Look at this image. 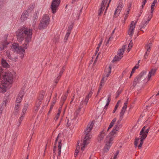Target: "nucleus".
Instances as JSON below:
<instances>
[{
	"label": "nucleus",
	"instance_id": "12",
	"mask_svg": "<svg viewBox=\"0 0 159 159\" xmlns=\"http://www.w3.org/2000/svg\"><path fill=\"white\" fill-rule=\"evenodd\" d=\"M124 4L122 0H120L117 4V7L115 12L114 16L117 17L120 13L122 9L124 7Z\"/></svg>",
	"mask_w": 159,
	"mask_h": 159
},
{
	"label": "nucleus",
	"instance_id": "40",
	"mask_svg": "<svg viewBox=\"0 0 159 159\" xmlns=\"http://www.w3.org/2000/svg\"><path fill=\"white\" fill-rule=\"evenodd\" d=\"M73 26V24L71 23L69 25L68 28L67 30V31H70V32Z\"/></svg>",
	"mask_w": 159,
	"mask_h": 159
},
{
	"label": "nucleus",
	"instance_id": "16",
	"mask_svg": "<svg viewBox=\"0 0 159 159\" xmlns=\"http://www.w3.org/2000/svg\"><path fill=\"white\" fill-rule=\"evenodd\" d=\"M149 17V16L147 15L144 17L143 21L140 26V31H143L141 29L145 27L148 24L149 21L151 19V18L150 19Z\"/></svg>",
	"mask_w": 159,
	"mask_h": 159
},
{
	"label": "nucleus",
	"instance_id": "55",
	"mask_svg": "<svg viewBox=\"0 0 159 159\" xmlns=\"http://www.w3.org/2000/svg\"><path fill=\"white\" fill-rule=\"evenodd\" d=\"M139 66V65H137L136 66H134L133 68H135V70H136V69L138 68Z\"/></svg>",
	"mask_w": 159,
	"mask_h": 159
},
{
	"label": "nucleus",
	"instance_id": "34",
	"mask_svg": "<svg viewBox=\"0 0 159 159\" xmlns=\"http://www.w3.org/2000/svg\"><path fill=\"white\" fill-rule=\"evenodd\" d=\"M2 64L3 66L4 67H7L8 66V64L6 62V61L3 59L2 60Z\"/></svg>",
	"mask_w": 159,
	"mask_h": 159
},
{
	"label": "nucleus",
	"instance_id": "39",
	"mask_svg": "<svg viewBox=\"0 0 159 159\" xmlns=\"http://www.w3.org/2000/svg\"><path fill=\"white\" fill-rule=\"evenodd\" d=\"M102 40L100 41V43L98 44V47H97V48H96V50L95 52L96 54L98 53V51H99V48L100 47V46L102 44Z\"/></svg>",
	"mask_w": 159,
	"mask_h": 159
},
{
	"label": "nucleus",
	"instance_id": "58",
	"mask_svg": "<svg viewBox=\"0 0 159 159\" xmlns=\"http://www.w3.org/2000/svg\"><path fill=\"white\" fill-rule=\"evenodd\" d=\"M116 109H115H115H114V110H113V113H114L116 112Z\"/></svg>",
	"mask_w": 159,
	"mask_h": 159
},
{
	"label": "nucleus",
	"instance_id": "50",
	"mask_svg": "<svg viewBox=\"0 0 159 159\" xmlns=\"http://www.w3.org/2000/svg\"><path fill=\"white\" fill-rule=\"evenodd\" d=\"M54 105H53V104H51V106H50V109L48 112V113H50V111H51L52 109L53 108Z\"/></svg>",
	"mask_w": 159,
	"mask_h": 159
},
{
	"label": "nucleus",
	"instance_id": "31",
	"mask_svg": "<svg viewBox=\"0 0 159 159\" xmlns=\"http://www.w3.org/2000/svg\"><path fill=\"white\" fill-rule=\"evenodd\" d=\"M7 100H6L5 101H4L3 103H2V107H0V114H1L2 111L4 109V107L6 106Z\"/></svg>",
	"mask_w": 159,
	"mask_h": 159
},
{
	"label": "nucleus",
	"instance_id": "3",
	"mask_svg": "<svg viewBox=\"0 0 159 159\" xmlns=\"http://www.w3.org/2000/svg\"><path fill=\"white\" fill-rule=\"evenodd\" d=\"M32 35V30L28 28H24L18 30L17 33V40L19 42H21L25 39L24 43L22 45L21 48L23 52L22 54L24 55L25 50L29 47V43L30 41Z\"/></svg>",
	"mask_w": 159,
	"mask_h": 159
},
{
	"label": "nucleus",
	"instance_id": "13",
	"mask_svg": "<svg viewBox=\"0 0 159 159\" xmlns=\"http://www.w3.org/2000/svg\"><path fill=\"white\" fill-rule=\"evenodd\" d=\"M107 133V131L105 129H104L100 133L97 139L98 142H103L106 140Z\"/></svg>",
	"mask_w": 159,
	"mask_h": 159
},
{
	"label": "nucleus",
	"instance_id": "52",
	"mask_svg": "<svg viewBox=\"0 0 159 159\" xmlns=\"http://www.w3.org/2000/svg\"><path fill=\"white\" fill-rule=\"evenodd\" d=\"M111 39H112V38H111V37H110L109 38V39L108 40L107 42L106 43V45H107V44L108 43L109 40H111Z\"/></svg>",
	"mask_w": 159,
	"mask_h": 159
},
{
	"label": "nucleus",
	"instance_id": "5",
	"mask_svg": "<svg viewBox=\"0 0 159 159\" xmlns=\"http://www.w3.org/2000/svg\"><path fill=\"white\" fill-rule=\"evenodd\" d=\"M149 130V128H147L146 126L143 127L140 131V133L139 138L136 139L134 145L136 146L139 144L138 147L139 148L141 147L142 144L143 143L144 140L146 138L148 134Z\"/></svg>",
	"mask_w": 159,
	"mask_h": 159
},
{
	"label": "nucleus",
	"instance_id": "24",
	"mask_svg": "<svg viewBox=\"0 0 159 159\" xmlns=\"http://www.w3.org/2000/svg\"><path fill=\"white\" fill-rule=\"evenodd\" d=\"M127 102H126L124 103V106L122 108L121 111L120 112V117L122 116L124 114L126 110V109L127 107Z\"/></svg>",
	"mask_w": 159,
	"mask_h": 159
},
{
	"label": "nucleus",
	"instance_id": "64",
	"mask_svg": "<svg viewBox=\"0 0 159 159\" xmlns=\"http://www.w3.org/2000/svg\"><path fill=\"white\" fill-rule=\"evenodd\" d=\"M116 106H119V104H117H117H116Z\"/></svg>",
	"mask_w": 159,
	"mask_h": 159
},
{
	"label": "nucleus",
	"instance_id": "28",
	"mask_svg": "<svg viewBox=\"0 0 159 159\" xmlns=\"http://www.w3.org/2000/svg\"><path fill=\"white\" fill-rule=\"evenodd\" d=\"M116 118H115L113 119V120L111 122L109 126V127L107 130H106V131H107V132L112 128L113 125H114L115 122L116 121Z\"/></svg>",
	"mask_w": 159,
	"mask_h": 159
},
{
	"label": "nucleus",
	"instance_id": "22",
	"mask_svg": "<svg viewBox=\"0 0 159 159\" xmlns=\"http://www.w3.org/2000/svg\"><path fill=\"white\" fill-rule=\"evenodd\" d=\"M8 44L9 43L6 40L1 42L0 43V49L3 50Z\"/></svg>",
	"mask_w": 159,
	"mask_h": 159
},
{
	"label": "nucleus",
	"instance_id": "29",
	"mask_svg": "<svg viewBox=\"0 0 159 159\" xmlns=\"http://www.w3.org/2000/svg\"><path fill=\"white\" fill-rule=\"evenodd\" d=\"M111 95L109 94L107 96V103L104 107V109H106L107 106L109 104V102L111 101Z\"/></svg>",
	"mask_w": 159,
	"mask_h": 159
},
{
	"label": "nucleus",
	"instance_id": "37",
	"mask_svg": "<svg viewBox=\"0 0 159 159\" xmlns=\"http://www.w3.org/2000/svg\"><path fill=\"white\" fill-rule=\"evenodd\" d=\"M59 135H60V134H58V135L57 137V138L55 140V144H54V148H53V150L54 152H55L56 151V143H57V141L58 140V139L59 136Z\"/></svg>",
	"mask_w": 159,
	"mask_h": 159
},
{
	"label": "nucleus",
	"instance_id": "35",
	"mask_svg": "<svg viewBox=\"0 0 159 159\" xmlns=\"http://www.w3.org/2000/svg\"><path fill=\"white\" fill-rule=\"evenodd\" d=\"M63 70L62 71H61L60 73H59V75L57 77V79L55 81H54V83H55L56 84H57L58 82V80H59V79L60 77L61 76V74H62V72H63V71L64 70V69L63 68Z\"/></svg>",
	"mask_w": 159,
	"mask_h": 159
},
{
	"label": "nucleus",
	"instance_id": "60",
	"mask_svg": "<svg viewBox=\"0 0 159 159\" xmlns=\"http://www.w3.org/2000/svg\"><path fill=\"white\" fill-rule=\"evenodd\" d=\"M115 30V29L113 31L112 33V34H114V33Z\"/></svg>",
	"mask_w": 159,
	"mask_h": 159
},
{
	"label": "nucleus",
	"instance_id": "6",
	"mask_svg": "<svg viewBox=\"0 0 159 159\" xmlns=\"http://www.w3.org/2000/svg\"><path fill=\"white\" fill-rule=\"evenodd\" d=\"M92 93L90 92L86 97L83 99L82 101L80 102L78 108L75 113V117H76L79 114L80 112L81 111V109L86 106L88 102L89 98L91 96Z\"/></svg>",
	"mask_w": 159,
	"mask_h": 159
},
{
	"label": "nucleus",
	"instance_id": "23",
	"mask_svg": "<svg viewBox=\"0 0 159 159\" xmlns=\"http://www.w3.org/2000/svg\"><path fill=\"white\" fill-rule=\"evenodd\" d=\"M24 93L23 92H21L19 93L18 96L17 97L16 100V102L17 104H19L20 103L21 100L23 96Z\"/></svg>",
	"mask_w": 159,
	"mask_h": 159
},
{
	"label": "nucleus",
	"instance_id": "63",
	"mask_svg": "<svg viewBox=\"0 0 159 159\" xmlns=\"http://www.w3.org/2000/svg\"><path fill=\"white\" fill-rule=\"evenodd\" d=\"M70 124H69L68 123H67V126H70Z\"/></svg>",
	"mask_w": 159,
	"mask_h": 159
},
{
	"label": "nucleus",
	"instance_id": "32",
	"mask_svg": "<svg viewBox=\"0 0 159 159\" xmlns=\"http://www.w3.org/2000/svg\"><path fill=\"white\" fill-rule=\"evenodd\" d=\"M20 107V104H16L14 108V111L15 112V114L17 113L18 111H19Z\"/></svg>",
	"mask_w": 159,
	"mask_h": 159
},
{
	"label": "nucleus",
	"instance_id": "14",
	"mask_svg": "<svg viewBox=\"0 0 159 159\" xmlns=\"http://www.w3.org/2000/svg\"><path fill=\"white\" fill-rule=\"evenodd\" d=\"M34 8V6L32 5L28 9L23 12L20 17L21 20L23 21L26 20L29 16V13L31 12Z\"/></svg>",
	"mask_w": 159,
	"mask_h": 159
},
{
	"label": "nucleus",
	"instance_id": "2",
	"mask_svg": "<svg viewBox=\"0 0 159 159\" xmlns=\"http://www.w3.org/2000/svg\"><path fill=\"white\" fill-rule=\"evenodd\" d=\"M93 125V122H91L89 123L84 130L85 137L84 139L81 141V143L79 141L78 142L76 148L74 153L75 157L77 156L78 153L81 155L86 146L89 143L90 139L92 137L91 130Z\"/></svg>",
	"mask_w": 159,
	"mask_h": 159
},
{
	"label": "nucleus",
	"instance_id": "1",
	"mask_svg": "<svg viewBox=\"0 0 159 159\" xmlns=\"http://www.w3.org/2000/svg\"><path fill=\"white\" fill-rule=\"evenodd\" d=\"M3 70L0 68V93H3L7 91L8 86L13 81L15 72L12 70L9 71L3 75Z\"/></svg>",
	"mask_w": 159,
	"mask_h": 159
},
{
	"label": "nucleus",
	"instance_id": "15",
	"mask_svg": "<svg viewBox=\"0 0 159 159\" xmlns=\"http://www.w3.org/2000/svg\"><path fill=\"white\" fill-rule=\"evenodd\" d=\"M60 0H53L51 4V8L53 13H55L59 6Z\"/></svg>",
	"mask_w": 159,
	"mask_h": 159
},
{
	"label": "nucleus",
	"instance_id": "57",
	"mask_svg": "<svg viewBox=\"0 0 159 159\" xmlns=\"http://www.w3.org/2000/svg\"><path fill=\"white\" fill-rule=\"evenodd\" d=\"M84 111H85L84 108H83V109L82 110V114H83L84 113Z\"/></svg>",
	"mask_w": 159,
	"mask_h": 159
},
{
	"label": "nucleus",
	"instance_id": "49",
	"mask_svg": "<svg viewBox=\"0 0 159 159\" xmlns=\"http://www.w3.org/2000/svg\"><path fill=\"white\" fill-rule=\"evenodd\" d=\"M146 1H144V0H143V2H142V8L143 9V7H144V6L145 5V4H146Z\"/></svg>",
	"mask_w": 159,
	"mask_h": 159
},
{
	"label": "nucleus",
	"instance_id": "21",
	"mask_svg": "<svg viewBox=\"0 0 159 159\" xmlns=\"http://www.w3.org/2000/svg\"><path fill=\"white\" fill-rule=\"evenodd\" d=\"M156 71V69H152L149 72L148 75L147 77L148 81L150 80L152 76L154 75Z\"/></svg>",
	"mask_w": 159,
	"mask_h": 159
},
{
	"label": "nucleus",
	"instance_id": "48",
	"mask_svg": "<svg viewBox=\"0 0 159 159\" xmlns=\"http://www.w3.org/2000/svg\"><path fill=\"white\" fill-rule=\"evenodd\" d=\"M132 47V43L131 42V41L128 45V48H129L131 49V48Z\"/></svg>",
	"mask_w": 159,
	"mask_h": 159
},
{
	"label": "nucleus",
	"instance_id": "19",
	"mask_svg": "<svg viewBox=\"0 0 159 159\" xmlns=\"http://www.w3.org/2000/svg\"><path fill=\"white\" fill-rule=\"evenodd\" d=\"M130 12V9H128V10H127L125 12L124 15L123 16V18L121 20V22L123 24V25H124L125 21L127 19L128 16L129 15V12Z\"/></svg>",
	"mask_w": 159,
	"mask_h": 159
},
{
	"label": "nucleus",
	"instance_id": "30",
	"mask_svg": "<svg viewBox=\"0 0 159 159\" xmlns=\"http://www.w3.org/2000/svg\"><path fill=\"white\" fill-rule=\"evenodd\" d=\"M7 55L8 57L11 59L12 61H17V59L16 57H11V54H10V53L7 52Z\"/></svg>",
	"mask_w": 159,
	"mask_h": 159
},
{
	"label": "nucleus",
	"instance_id": "17",
	"mask_svg": "<svg viewBox=\"0 0 159 159\" xmlns=\"http://www.w3.org/2000/svg\"><path fill=\"white\" fill-rule=\"evenodd\" d=\"M111 0H109V2L108 4L107 5V6L105 10L106 11L107 10L109 7V3L111 2ZM107 0H103L102 2L101 7L100 9H99V11L98 12V16L100 15L101 13L102 12V11H103V10L104 9V8H105V6L107 4Z\"/></svg>",
	"mask_w": 159,
	"mask_h": 159
},
{
	"label": "nucleus",
	"instance_id": "4",
	"mask_svg": "<svg viewBox=\"0 0 159 159\" xmlns=\"http://www.w3.org/2000/svg\"><path fill=\"white\" fill-rule=\"evenodd\" d=\"M119 129L118 125H116L113 130L106 137L105 140V144L104 148V151L107 152L108 151L113 143V141L115 137V135L116 134L117 132Z\"/></svg>",
	"mask_w": 159,
	"mask_h": 159
},
{
	"label": "nucleus",
	"instance_id": "25",
	"mask_svg": "<svg viewBox=\"0 0 159 159\" xmlns=\"http://www.w3.org/2000/svg\"><path fill=\"white\" fill-rule=\"evenodd\" d=\"M61 141L58 142V158H59L61 156Z\"/></svg>",
	"mask_w": 159,
	"mask_h": 159
},
{
	"label": "nucleus",
	"instance_id": "8",
	"mask_svg": "<svg viewBox=\"0 0 159 159\" xmlns=\"http://www.w3.org/2000/svg\"><path fill=\"white\" fill-rule=\"evenodd\" d=\"M111 67L110 65H109L106 67L105 70V74L104 75L100 83V85L99 88L98 92H99L100 90L102 88V86L104 85L105 82L107 80V77L109 76L111 71Z\"/></svg>",
	"mask_w": 159,
	"mask_h": 159
},
{
	"label": "nucleus",
	"instance_id": "18",
	"mask_svg": "<svg viewBox=\"0 0 159 159\" xmlns=\"http://www.w3.org/2000/svg\"><path fill=\"white\" fill-rule=\"evenodd\" d=\"M136 23V22H135L134 21H132L130 25L129 29L128 34L130 37H132L133 34Z\"/></svg>",
	"mask_w": 159,
	"mask_h": 159
},
{
	"label": "nucleus",
	"instance_id": "62",
	"mask_svg": "<svg viewBox=\"0 0 159 159\" xmlns=\"http://www.w3.org/2000/svg\"><path fill=\"white\" fill-rule=\"evenodd\" d=\"M118 107V106L116 105L115 107V109H117Z\"/></svg>",
	"mask_w": 159,
	"mask_h": 159
},
{
	"label": "nucleus",
	"instance_id": "56",
	"mask_svg": "<svg viewBox=\"0 0 159 159\" xmlns=\"http://www.w3.org/2000/svg\"><path fill=\"white\" fill-rule=\"evenodd\" d=\"M131 4H129L128 6V8L127 10H128V9H129L130 10V8H131Z\"/></svg>",
	"mask_w": 159,
	"mask_h": 159
},
{
	"label": "nucleus",
	"instance_id": "36",
	"mask_svg": "<svg viewBox=\"0 0 159 159\" xmlns=\"http://www.w3.org/2000/svg\"><path fill=\"white\" fill-rule=\"evenodd\" d=\"M70 33V31H67V32L66 33L64 38V40L65 41H66L67 40Z\"/></svg>",
	"mask_w": 159,
	"mask_h": 159
},
{
	"label": "nucleus",
	"instance_id": "59",
	"mask_svg": "<svg viewBox=\"0 0 159 159\" xmlns=\"http://www.w3.org/2000/svg\"><path fill=\"white\" fill-rule=\"evenodd\" d=\"M130 48H128V49H127V52H129L130 51Z\"/></svg>",
	"mask_w": 159,
	"mask_h": 159
},
{
	"label": "nucleus",
	"instance_id": "10",
	"mask_svg": "<svg viewBox=\"0 0 159 159\" xmlns=\"http://www.w3.org/2000/svg\"><path fill=\"white\" fill-rule=\"evenodd\" d=\"M11 49L14 52L19 53L20 55L21 58V59L23 58L24 55L22 54V52H23V49L21 48V46H20L18 43H13L12 44Z\"/></svg>",
	"mask_w": 159,
	"mask_h": 159
},
{
	"label": "nucleus",
	"instance_id": "46",
	"mask_svg": "<svg viewBox=\"0 0 159 159\" xmlns=\"http://www.w3.org/2000/svg\"><path fill=\"white\" fill-rule=\"evenodd\" d=\"M135 70V68H133L131 71L130 75V78L131 77V76L133 74Z\"/></svg>",
	"mask_w": 159,
	"mask_h": 159
},
{
	"label": "nucleus",
	"instance_id": "61",
	"mask_svg": "<svg viewBox=\"0 0 159 159\" xmlns=\"http://www.w3.org/2000/svg\"><path fill=\"white\" fill-rule=\"evenodd\" d=\"M120 101L119 100L118 101V102H117V103L119 104V103H120Z\"/></svg>",
	"mask_w": 159,
	"mask_h": 159
},
{
	"label": "nucleus",
	"instance_id": "20",
	"mask_svg": "<svg viewBox=\"0 0 159 159\" xmlns=\"http://www.w3.org/2000/svg\"><path fill=\"white\" fill-rule=\"evenodd\" d=\"M157 0H154L151 5V13L149 15H148L150 16V19L152 18V17L153 12L154 10V7L155 6V4L157 3Z\"/></svg>",
	"mask_w": 159,
	"mask_h": 159
},
{
	"label": "nucleus",
	"instance_id": "51",
	"mask_svg": "<svg viewBox=\"0 0 159 159\" xmlns=\"http://www.w3.org/2000/svg\"><path fill=\"white\" fill-rule=\"evenodd\" d=\"M39 108V107H36V106L35 105L34 108V110L35 111H37L38 110Z\"/></svg>",
	"mask_w": 159,
	"mask_h": 159
},
{
	"label": "nucleus",
	"instance_id": "27",
	"mask_svg": "<svg viewBox=\"0 0 159 159\" xmlns=\"http://www.w3.org/2000/svg\"><path fill=\"white\" fill-rule=\"evenodd\" d=\"M29 104L28 103H25L24 105L23 108L22 109V112L21 113V114H22L23 115H25L26 111L27 110V109L28 107Z\"/></svg>",
	"mask_w": 159,
	"mask_h": 159
},
{
	"label": "nucleus",
	"instance_id": "44",
	"mask_svg": "<svg viewBox=\"0 0 159 159\" xmlns=\"http://www.w3.org/2000/svg\"><path fill=\"white\" fill-rule=\"evenodd\" d=\"M66 98V96L65 95L61 97V101L63 102V103L64 101L65 100Z\"/></svg>",
	"mask_w": 159,
	"mask_h": 159
},
{
	"label": "nucleus",
	"instance_id": "45",
	"mask_svg": "<svg viewBox=\"0 0 159 159\" xmlns=\"http://www.w3.org/2000/svg\"><path fill=\"white\" fill-rule=\"evenodd\" d=\"M149 54V52H146L144 55V58L145 59H147L148 55Z\"/></svg>",
	"mask_w": 159,
	"mask_h": 159
},
{
	"label": "nucleus",
	"instance_id": "7",
	"mask_svg": "<svg viewBox=\"0 0 159 159\" xmlns=\"http://www.w3.org/2000/svg\"><path fill=\"white\" fill-rule=\"evenodd\" d=\"M50 17L47 15H44L40 21L39 26L40 30L44 29L46 28L49 24Z\"/></svg>",
	"mask_w": 159,
	"mask_h": 159
},
{
	"label": "nucleus",
	"instance_id": "54",
	"mask_svg": "<svg viewBox=\"0 0 159 159\" xmlns=\"http://www.w3.org/2000/svg\"><path fill=\"white\" fill-rule=\"evenodd\" d=\"M3 0H0V6H2L3 4Z\"/></svg>",
	"mask_w": 159,
	"mask_h": 159
},
{
	"label": "nucleus",
	"instance_id": "41",
	"mask_svg": "<svg viewBox=\"0 0 159 159\" xmlns=\"http://www.w3.org/2000/svg\"><path fill=\"white\" fill-rule=\"evenodd\" d=\"M119 153V151H117L116 153H113L114 157L113 159H117V156L118 155Z\"/></svg>",
	"mask_w": 159,
	"mask_h": 159
},
{
	"label": "nucleus",
	"instance_id": "43",
	"mask_svg": "<svg viewBox=\"0 0 159 159\" xmlns=\"http://www.w3.org/2000/svg\"><path fill=\"white\" fill-rule=\"evenodd\" d=\"M24 117V115L21 114V116L19 118V119L18 120V121H20V122H21V121H22V120H23Z\"/></svg>",
	"mask_w": 159,
	"mask_h": 159
},
{
	"label": "nucleus",
	"instance_id": "42",
	"mask_svg": "<svg viewBox=\"0 0 159 159\" xmlns=\"http://www.w3.org/2000/svg\"><path fill=\"white\" fill-rule=\"evenodd\" d=\"M41 101L39 100L38 99V100L35 104L36 107H39L40 104H41Z\"/></svg>",
	"mask_w": 159,
	"mask_h": 159
},
{
	"label": "nucleus",
	"instance_id": "26",
	"mask_svg": "<svg viewBox=\"0 0 159 159\" xmlns=\"http://www.w3.org/2000/svg\"><path fill=\"white\" fill-rule=\"evenodd\" d=\"M152 43L151 42L149 43H148L147 44L145 47V48L146 50V52H149L151 50V47L152 46Z\"/></svg>",
	"mask_w": 159,
	"mask_h": 159
},
{
	"label": "nucleus",
	"instance_id": "33",
	"mask_svg": "<svg viewBox=\"0 0 159 159\" xmlns=\"http://www.w3.org/2000/svg\"><path fill=\"white\" fill-rule=\"evenodd\" d=\"M61 107H60L59 108L58 112H57V115L55 118V120L56 121L57 120H58V119L59 116H60V114L61 112Z\"/></svg>",
	"mask_w": 159,
	"mask_h": 159
},
{
	"label": "nucleus",
	"instance_id": "47",
	"mask_svg": "<svg viewBox=\"0 0 159 159\" xmlns=\"http://www.w3.org/2000/svg\"><path fill=\"white\" fill-rule=\"evenodd\" d=\"M56 96H55L54 97V98H53V100L52 101V104H53L54 105L56 102Z\"/></svg>",
	"mask_w": 159,
	"mask_h": 159
},
{
	"label": "nucleus",
	"instance_id": "11",
	"mask_svg": "<svg viewBox=\"0 0 159 159\" xmlns=\"http://www.w3.org/2000/svg\"><path fill=\"white\" fill-rule=\"evenodd\" d=\"M126 47V45H123L122 48L118 51L117 55L115 57L112 61L113 62L118 61L122 57L123 52Z\"/></svg>",
	"mask_w": 159,
	"mask_h": 159
},
{
	"label": "nucleus",
	"instance_id": "53",
	"mask_svg": "<svg viewBox=\"0 0 159 159\" xmlns=\"http://www.w3.org/2000/svg\"><path fill=\"white\" fill-rule=\"evenodd\" d=\"M21 122H20V121H19L18 120V121L17 123V126H20V124H21Z\"/></svg>",
	"mask_w": 159,
	"mask_h": 159
},
{
	"label": "nucleus",
	"instance_id": "9",
	"mask_svg": "<svg viewBox=\"0 0 159 159\" xmlns=\"http://www.w3.org/2000/svg\"><path fill=\"white\" fill-rule=\"evenodd\" d=\"M146 74V71L144 70L142 71L139 75L134 79L133 86H135L138 84V83H140L143 81H144L146 78L145 76Z\"/></svg>",
	"mask_w": 159,
	"mask_h": 159
},
{
	"label": "nucleus",
	"instance_id": "38",
	"mask_svg": "<svg viewBox=\"0 0 159 159\" xmlns=\"http://www.w3.org/2000/svg\"><path fill=\"white\" fill-rule=\"evenodd\" d=\"M44 92H43L42 93H41L39 94V96L38 97V99L41 101L44 97Z\"/></svg>",
	"mask_w": 159,
	"mask_h": 159
}]
</instances>
